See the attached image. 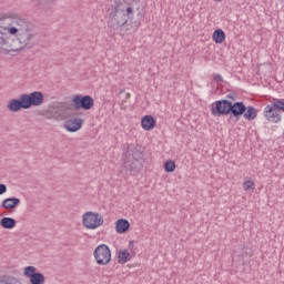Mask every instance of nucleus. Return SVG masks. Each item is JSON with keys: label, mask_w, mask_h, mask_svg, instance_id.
Returning a JSON list of instances; mask_svg holds the SVG:
<instances>
[{"label": "nucleus", "mask_w": 284, "mask_h": 284, "mask_svg": "<svg viewBox=\"0 0 284 284\" xmlns=\"http://www.w3.org/2000/svg\"><path fill=\"white\" fill-rule=\"evenodd\" d=\"M244 119H247V121H254L257 116V111L254 106H246V112L243 113Z\"/></svg>", "instance_id": "nucleus-18"}, {"label": "nucleus", "mask_w": 284, "mask_h": 284, "mask_svg": "<svg viewBox=\"0 0 284 284\" xmlns=\"http://www.w3.org/2000/svg\"><path fill=\"white\" fill-rule=\"evenodd\" d=\"M129 250H131L133 256H134V254H136V253L133 251V250H134V241H130V242H129Z\"/></svg>", "instance_id": "nucleus-29"}, {"label": "nucleus", "mask_w": 284, "mask_h": 284, "mask_svg": "<svg viewBox=\"0 0 284 284\" xmlns=\"http://www.w3.org/2000/svg\"><path fill=\"white\" fill-rule=\"evenodd\" d=\"M246 110L245 103H232L230 100H217L211 104V114L213 116H227V114H231L230 119L234 118L235 121H239Z\"/></svg>", "instance_id": "nucleus-2"}, {"label": "nucleus", "mask_w": 284, "mask_h": 284, "mask_svg": "<svg viewBox=\"0 0 284 284\" xmlns=\"http://www.w3.org/2000/svg\"><path fill=\"white\" fill-rule=\"evenodd\" d=\"M109 26L110 28H122V26H128V16L125 12L114 9L113 12L110 13L109 17Z\"/></svg>", "instance_id": "nucleus-6"}, {"label": "nucleus", "mask_w": 284, "mask_h": 284, "mask_svg": "<svg viewBox=\"0 0 284 284\" xmlns=\"http://www.w3.org/2000/svg\"><path fill=\"white\" fill-rule=\"evenodd\" d=\"M37 273V267L34 266H26L23 270V275L26 276V278H32L34 276V274Z\"/></svg>", "instance_id": "nucleus-23"}, {"label": "nucleus", "mask_w": 284, "mask_h": 284, "mask_svg": "<svg viewBox=\"0 0 284 284\" xmlns=\"http://www.w3.org/2000/svg\"><path fill=\"white\" fill-rule=\"evenodd\" d=\"M8 110L10 112H19V110H26V105L23 104V95L20 97V100H10L7 104Z\"/></svg>", "instance_id": "nucleus-11"}, {"label": "nucleus", "mask_w": 284, "mask_h": 284, "mask_svg": "<svg viewBox=\"0 0 284 284\" xmlns=\"http://www.w3.org/2000/svg\"><path fill=\"white\" fill-rule=\"evenodd\" d=\"M141 126L146 131L154 130L156 128V120L152 115H144L141 120Z\"/></svg>", "instance_id": "nucleus-12"}, {"label": "nucleus", "mask_w": 284, "mask_h": 284, "mask_svg": "<svg viewBox=\"0 0 284 284\" xmlns=\"http://www.w3.org/2000/svg\"><path fill=\"white\" fill-rule=\"evenodd\" d=\"M226 99H231V101H236V93H230L226 95Z\"/></svg>", "instance_id": "nucleus-30"}, {"label": "nucleus", "mask_w": 284, "mask_h": 284, "mask_svg": "<svg viewBox=\"0 0 284 284\" xmlns=\"http://www.w3.org/2000/svg\"><path fill=\"white\" fill-rule=\"evenodd\" d=\"M176 170V163L172 160H168L165 163H164V171L165 172H174Z\"/></svg>", "instance_id": "nucleus-24"}, {"label": "nucleus", "mask_w": 284, "mask_h": 284, "mask_svg": "<svg viewBox=\"0 0 284 284\" xmlns=\"http://www.w3.org/2000/svg\"><path fill=\"white\" fill-rule=\"evenodd\" d=\"M111 258H112V253L110 248H108V263H110Z\"/></svg>", "instance_id": "nucleus-31"}, {"label": "nucleus", "mask_w": 284, "mask_h": 284, "mask_svg": "<svg viewBox=\"0 0 284 284\" xmlns=\"http://www.w3.org/2000/svg\"><path fill=\"white\" fill-rule=\"evenodd\" d=\"M3 17L0 14V21H2Z\"/></svg>", "instance_id": "nucleus-33"}, {"label": "nucleus", "mask_w": 284, "mask_h": 284, "mask_svg": "<svg viewBox=\"0 0 284 284\" xmlns=\"http://www.w3.org/2000/svg\"><path fill=\"white\" fill-rule=\"evenodd\" d=\"M145 163V153L140 149H129L123 154V168L131 176L139 174Z\"/></svg>", "instance_id": "nucleus-3"}, {"label": "nucleus", "mask_w": 284, "mask_h": 284, "mask_svg": "<svg viewBox=\"0 0 284 284\" xmlns=\"http://www.w3.org/2000/svg\"><path fill=\"white\" fill-rule=\"evenodd\" d=\"M29 281L31 284H45V276L42 273H36Z\"/></svg>", "instance_id": "nucleus-20"}, {"label": "nucleus", "mask_w": 284, "mask_h": 284, "mask_svg": "<svg viewBox=\"0 0 284 284\" xmlns=\"http://www.w3.org/2000/svg\"><path fill=\"white\" fill-rule=\"evenodd\" d=\"M213 81L216 83H223V77H221V74H215Z\"/></svg>", "instance_id": "nucleus-27"}, {"label": "nucleus", "mask_w": 284, "mask_h": 284, "mask_svg": "<svg viewBox=\"0 0 284 284\" xmlns=\"http://www.w3.org/2000/svg\"><path fill=\"white\" fill-rule=\"evenodd\" d=\"M93 254L98 265H108V245H99Z\"/></svg>", "instance_id": "nucleus-8"}, {"label": "nucleus", "mask_w": 284, "mask_h": 284, "mask_svg": "<svg viewBox=\"0 0 284 284\" xmlns=\"http://www.w3.org/2000/svg\"><path fill=\"white\" fill-rule=\"evenodd\" d=\"M214 1H222V0H214Z\"/></svg>", "instance_id": "nucleus-34"}, {"label": "nucleus", "mask_w": 284, "mask_h": 284, "mask_svg": "<svg viewBox=\"0 0 284 284\" xmlns=\"http://www.w3.org/2000/svg\"><path fill=\"white\" fill-rule=\"evenodd\" d=\"M71 103L77 110H92L94 108V99L90 95H73Z\"/></svg>", "instance_id": "nucleus-5"}, {"label": "nucleus", "mask_w": 284, "mask_h": 284, "mask_svg": "<svg viewBox=\"0 0 284 284\" xmlns=\"http://www.w3.org/2000/svg\"><path fill=\"white\" fill-rule=\"evenodd\" d=\"M83 128V119L81 118H69L64 121V130L67 132H79Z\"/></svg>", "instance_id": "nucleus-9"}, {"label": "nucleus", "mask_w": 284, "mask_h": 284, "mask_svg": "<svg viewBox=\"0 0 284 284\" xmlns=\"http://www.w3.org/2000/svg\"><path fill=\"white\" fill-rule=\"evenodd\" d=\"M128 261H132V255L130 254V252H128V250H122L119 251L118 254V263H128Z\"/></svg>", "instance_id": "nucleus-17"}, {"label": "nucleus", "mask_w": 284, "mask_h": 284, "mask_svg": "<svg viewBox=\"0 0 284 284\" xmlns=\"http://www.w3.org/2000/svg\"><path fill=\"white\" fill-rule=\"evenodd\" d=\"M37 33L23 17L16 14L0 24V48L21 52L30 45Z\"/></svg>", "instance_id": "nucleus-1"}, {"label": "nucleus", "mask_w": 284, "mask_h": 284, "mask_svg": "<svg viewBox=\"0 0 284 284\" xmlns=\"http://www.w3.org/2000/svg\"><path fill=\"white\" fill-rule=\"evenodd\" d=\"M273 108L281 114V112H284V100L283 99H274L273 102Z\"/></svg>", "instance_id": "nucleus-22"}, {"label": "nucleus", "mask_w": 284, "mask_h": 284, "mask_svg": "<svg viewBox=\"0 0 284 284\" xmlns=\"http://www.w3.org/2000/svg\"><path fill=\"white\" fill-rule=\"evenodd\" d=\"M213 41L216 43H223L225 41V32L222 29H217L213 32Z\"/></svg>", "instance_id": "nucleus-21"}, {"label": "nucleus", "mask_w": 284, "mask_h": 284, "mask_svg": "<svg viewBox=\"0 0 284 284\" xmlns=\"http://www.w3.org/2000/svg\"><path fill=\"white\" fill-rule=\"evenodd\" d=\"M19 203H21V200H19L18 197L6 199L4 201H2V207L4 210H14V207H17Z\"/></svg>", "instance_id": "nucleus-14"}, {"label": "nucleus", "mask_w": 284, "mask_h": 284, "mask_svg": "<svg viewBox=\"0 0 284 284\" xmlns=\"http://www.w3.org/2000/svg\"><path fill=\"white\" fill-rule=\"evenodd\" d=\"M8 192V187L4 184H0V195L6 194Z\"/></svg>", "instance_id": "nucleus-28"}, {"label": "nucleus", "mask_w": 284, "mask_h": 284, "mask_svg": "<svg viewBox=\"0 0 284 284\" xmlns=\"http://www.w3.org/2000/svg\"><path fill=\"white\" fill-rule=\"evenodd\" d=\"M264 116L266 120H268L271 123H278L281 122V113L274 108V105L267 104L264 108Z\"/></svg>", "instance_id": "nucleus-10"}, {"label": "nucleus", "mask_w": 284, "mask_h": 284, "mask_svg": "<svg viewBox=\"0 0 284 284\" xmlns=\"http://www.w3.org/2000/svg\"><path fill=\"white\" fill-rule=\"evenodd\" d=\"M126 12H128V14H132V12H134V10L132 9V7H129V8L126 9Z\"/></svg>", "instance_id": "nucleus-32"}, {"label": "nucleus", "mask_w": 284, "mask_h": 284, "mask_svg": "<svg viewBox=\"0 0 284 284\" xmlns=\"http://www.w3.org/2000/svg\"><path fill=\"white\" fill-rule=\"evenodd\" d=\"M257 74H272V64L271 63L258 64Z\"/></svg>", "instance_id": "nucleus-19"}, {"label": "nucleus", "mask_w": 284, "mask_h": 284, "mask_svg": "<svg viewBox=\"0 0 284 284\" xmlns=\"http://www.w3.org/2000/svg\"><path fill=\"white\" fill-rule=\"evenodd\" d=\"M24 110H30L32 105H41L43 103V93L36 91L30 94H22Z\"/></svg>", "instance_id": "nucleus-7"}, {"label": "nucleus", "mask_w": 284, "mask_h": 284, "mask_svg": "<svg viewBox=\"0 0 284 284\" xmlns=\"http://www.w3.org/2000/svg\"><path fill=\"white\" fill-rule=\"evenodd\" d=\"M0 284H23V282L14 275H0Z\"/></svg>", "instance_id": "nucleus-15"}, {"label": "nucleus", "mask_w": 284, "mask_h": 284, "mask_svg": "<svg viewBox=\"0 0 284 284\" xmlns=\"http://www.w3.org/2000/svg\"><path fill=\"white\" fill-rule=\"evenodd\" d=\"M115 230L118 234H125L130 231V221L125 219H120L115 222Z\"/></svg>", "instance_id": "nucleus-13"}, {"label": "nucleus", "mask_w": 284, "mask_h": 284, "mask_svg": "<svg viewBox=\"0 0 284 284\" xmlns=\"http://www.w3.org/2000/svg\"><path fill=\"white\" fill-rule=\"evenodd\" d=\"M0 225L4 230H12V227H14V225H17V221H14V219H12V217H3L0 221Z\"/></svg>", "instance_id": "nucleus-16"}, {"label": "nucleus", "mask_w": 284, "mask_h": 284, "mask_svg": "<svg viewBox=\"0 0 284 284\" xmlns=\"http://www.w3.org/2000/svg\"><path fill=\"white\" fill-rule=\"evenodd\" d=\"M119 99L122 100V103H125L130 99V93L125 92V89L119 92Z\"/></svg>", "instance_id": "nucleus-26"}, {"label": "nucleus", "mask_w": 284, "mask_h": 284, "mask_svg": "<svg viewBox=\"0 0 284 284\" xmlns=\"http://www.w3.org/2000/svg\"><path fill=\"white\" fill-rule=\"evenodd\" d=\"M243 189L245 192H250V190H254V181H252V180L244 181Z\"/></svg>", "instance_id": "nucleus-25"}, {"label": "nucleus", "mask_w": 284, "mask_h": 284, "mask_svg": "<svg viewBox=\"0 0 284 284\" xmlns=\"http://www.w3.org/2000/svg\"><path fill=\"white\" fill-rule=\"evenodd\" d=\"M103 215L94 211H88L82 215V225L85 230H99L103 227Z\"/></svg>", "instance_id": "nucleus-4"}]
</instances>
